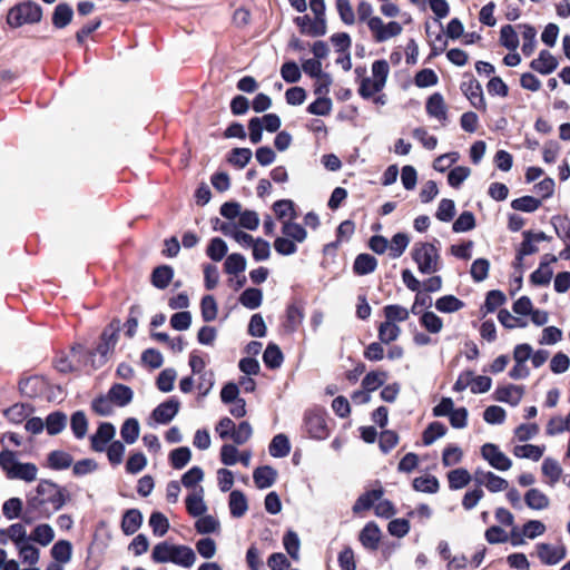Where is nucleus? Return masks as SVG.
<instances>
[{
    "label": "nucleus",
    "instance_id": "nucleus-1",
    "mask_svg": "<svg viewBox=\"0 0 570 570\" xmlns=\"http://www.w3.org/2000/svg\"><path fill=\"white\" fill-rule=\"evenodd\" d=\"M66 500L65 489L50 480H41L35 492L27 497L22 520L32 523L37 519L50 518L65 505Z\"/></svg>",
    "mask_w": 570,
    "mask_h": 570
},
{
    "label": "nucleus",
    "instance_id": "nucleus-2",
    "mask_svg": "<svg viewBox=\"0 0 570 570\" xmlns=\"http://www.w3.org/2000/svg\"><path fill=\"white\" fill-rule=\"evenodd\" d=\"M358 20L366 22L372 38L376 43L385 42L402 33L403 27L397 21L385 23L380 17L373 16V7L367 1H361L356 9Z\"/></svg>",
    "mask_w": 570,
    "mask_h": 570
},
{
    "label": "nucleus",
    "instance_id": "nucleus-3",
    "mask_svg": "<svg viewBox=\"0 0 570 570\" xmlns=\"http://www.w3.org/2000/svg\"><path fill=\"white\" fill-rule=\"evenodd\" d=\"M411 256L421 274H434L442 267L440 250L433 243H415Z\"/></svg>",
    "mask_w": 570,
    "mask_h": 570
},
{
    "label": "nucleus",
    "instance_id": "nucleus-4",
    "mask_svg": "<svg viewBox=\"0 0 570 570\" xmlns=\"http://www.w3.org/2000/svg\"><path fill=\"white\" fill-rule=\"evenodd\" d=\"M0 466L10 480H22L29 483L37 480V465L30 462H19L14 452L10 450H3L0 452Z\"/></svg>",
    "mask_w": 570,
    "mask_h": 570
},
{
    "label": "nucleus",
    "instance_id": "nucleus-5",
    "mask_svg": "<svg viewBox=\"0 0 570 570\" xmlns=\"http://www.w3.org/2000/svg\"><path fill=\"white\" fill-rule=\"evenodd\" d=\"M42 8L35 1H23L11 7L7 14V23L11 28L35 24L41 21Z\"/></svg>",
    "mask_w": 570,
    "mask_h": 570
},
{
    "label": "nucleus",
    "instance_id": "nucleus-6",
    "mask_svg": "<svg viewBox=\"0 0 570 570\" xmlns=\"http://www.w3.org/2000/svg\"><path fill=\"white\" fill-rule=\"evenodd\" d=\"M304 430L312 439L325 440L330 434L326 411L320 406L308 409L304 414Z\"/></svg>",
    "mask_w": 570,
    "mask_h": 570
},
{
    "label": "nucleus",
    "instance_id": "nucleus-7",
    "mask_svg": "<svg viewBox=\"0 0 570 570\" xmlns=\"http://www.w3.org/2000/svg\"><path fill=\"white\" fill-rule=\"evenodd\" d=\"M281 118L275 114L252 118L248 122L250 142L258 144L262 140L263 130L275 132L281 127Z\"/></svg>",
    "mask_w": 570,
    "mask_h": 570
},
{
    "label": "nucleus",
    "instance_id": "nucleus-8",
    "mask_svg": "<svg viewBox=\"0 0 570 570\" xmlns=\"http://www.w3.org/2000/svg\"><path fill=\"white\" fill-rule=\"evenodd\" d=\"M121 323L119 320H112L106 328L102 331L100 336V343L98 344L96 352L101 356L106 357L109 353L115 350V346L119 338V332Z\"/></svg>",
    "mask_w": 570,
    "mask_h": 570
},
{
    "label": "nucleus",
    "instance_id": "nucleus-9",
    "mask_svg": "<svg viewBox=\"0 0 570 570\" xmlns=\"http://www.w3.org/2000/svg\"><path fill=\"white\" fill-rule=\"evenodd\" d=\"M481 456L495 470L508 471L512 461L494 443H485L481 446Z\"/></svg>",
    "mask_w": 570,
    "mask_h": 570
},
{
    "label": "nucleus",
    "instance_id": "nucleus-10",
    "mask_svg": "<svg viewBox=\"0 0 570 570\" xmlns=\"http://www.w3.org/2000/svg\"><path fill=\"white\" fill-rule=\"evenodd\" d=\"M296 24L299 27L302 33L309 37H321L327 31L326 18L312 19L309 16L304 14L295 18Z\"/></svg>",
    "mask_w": 570,
    "mask_h": 570
},
{
    "label": "nucleus",
    "instance_id": "nucleus-11",
    "mask_svg": "<svg viewBox=\"0 0 570 570\" xmlns=\"http://www.w3.org/2000/svg\"><path fill=\"white\" fill-rule=\"evenodd\" d=\"M537 554L540 561L547 566H553L563 560L567 556L564 546H552L550 543H538Z\"/></svg>",
    "mask_w": 570,
    "mask_h": 570
},
{
    "label": "nucleus",
    "instance_id": "nucleus-12",
    "mask_svg": "<svg viewBox=\"0 0 570 570\" xmlns=\"http://www.w3.org/2000/svg\"><path fill=\"white\" fill-rule=\"evenodd\" d=\"M461 90L475 109L485 110L487 104L484 100L483 90L476 79L464 81L461 85Z\"/></svg>",
    "mask_w": 570,
    "mask_h": 570
},
{
    "label": "nucleus",
    "instance_id": "nucleus-13",
    "mask_svg": "<svg viewBox=\"0 0 570 570\" xmlns=\"http://www.w3.org/2000/svg\"><path fill=\"white\" fill-rule=\"evenodd\" d=\"M116 434L115 426L109 422H102L98 426L96 433L91 436V448L96 452H104L107 444Z\"/></svg>",
    "mask_w": 570,
    "mask_h": 570
},
{
    "label": "nucleus",
    "instance_id": "nucleus-14",
    "mask_svg": "<svg viewBox=\"0 0 570 570\" xmlns=\"http://www.w3.org/2000/svg\"><path fill=\"white\" fill-rule=\"evenodd\" d=\"M180 403L176 399H170L160 403L151 413L153 419L160 424L169 423L178 413Z\"/></svg>",
    "mask_w": 570,
    "mask_h": 570
},
{
    "label": "nucleus",
    "instance_id": "nucleus-15",
    "mask_svg": "<svg viewBox=\"0 0 570 570\" xmlns=\"http://www.w3.org/2000/svg\"><path fill=\"white\" fill-rule=\"evenodd\" d=\"M523 392L524 390L522 386L509 384L497 387L494 395L497 401L517 406L523 396Z\"/></svg>",
    "mask_w": 570,
    "mask_h": 570
},
{
    "label": "nucleus",
    "instance_id": "nucleus-16",
    "mask_svg": "<svg viewBox=\"0 0 570 570\" xmlns=\"http://www.w3.org/2000/svg\"><path fill=\"white\" fill-rule=\"evenodd\" d=\"M358 539L365 549L371 551L376 550L381 540V530L379 525L373 521L367 522L361 530Z\"/></svg>",
    "mask_w": 570,
    "mask_h": 570
},
{
    "label": "nucleus",
    "instance_id": "nucleus-17",
    "mask_svg": "<svg viewBox=\"0 0 570 570\" xmlns=\"http://www.w3.org/2000/svg\"><path fill=\"white\" fill-rule=\"evenodd\" d=\"M296 217L294 203L287 199V238L302 243L306 239L307 232L302 225L292 222Z\"/></svg>",
    "mask_w": 570,
    "mask_h": 570
},
{
    "label": "nucleus",
    "instance_id": "nucleus-18",
    "mask_svg": "<svg viewBox=\"0 0 570 570\" xmlns=\"http://www.w3.org/2000/svg\"><path fill=\"white\" fill-rule=\"evenodd\" d=\"M558 65V60L548 50H541L539 57L531 61L530 67L541 75H550Z\"/></svg>",
    "mask_w": 570,
    "mask_h": 570
},
{
    "label": "nucleus",
    "instance_id": "nucleus-19",
    "mask_svg": "<svg viewBox=\"0 0 570 570\" xmlns=\"http://www.w3.org/2000/svg\"><path fill=\"white\" fill-rule=\"evenodd\" d=\"M277 478V471L269 465L255 469L253 473L254 483L258 489L271 488Z\"/></svg>",
    "mask_w": 570,
    "mask_h": 570
},
{
    "label": "nucleus",
    "instance_id": "nucleus-20",
    "mask_svg": "<svg viewBox=\"0 0 570 570\" xmlns=\"http://www.w3.org/2000/svg\"><path fill=\"white\" fill-rule=\"evenodd\" d=\"M196 561V554L194 550L188 546H175L173 548L171 562L178 566L190 568Z\"/></svg>",
    "mask_w": 570,
    "mask_h": 570
},
{
    "label": "nucleus",
    "instance_id": "nucleus-21",
    "mask_svg": "<svg viewBox=\"0 0 570 570\" xmlns=\"http://www.w3.org/2000/svg\"><path fill=\"white\" fill-rule=\"evenodd\" d=\"M73 17V10L70 4L61 2L56 6L52 12V24L57 29L66 28L71 21Z\"/></svg>",
    "mask_w": 570,
    "mask_h": 570
},
{
    "label": "nucleus",
    "instance_id": "nucleus-22",
    "mask_svg": "<svg viewBox=\"0 0 570 570\" xmlns=\"http://www.w3.org/2000/svg\"><path fill=\"white\" fill-rule=\"evenodd\" d=\"M426 112L429 116L441 121L446 120V106L441 94L435 92L429 97L426 101Z\"/></svg>",
    "mask_w": 570,
    "mask_h": 570
},
{
    "label": "nucleus",
    "instance_id": "nucleus-23",
    "mask_svg": "<svg viewBox=\"0 0 570 570\" xmlns=\"http://www.w3.org/2000/svg\"><path fill=\"white\" fill-rule=\"evenodd\" d=\"M108 395L114 404L122 407L132 401L134 392L127 385L114 384L108 391Z\"/></svg>",
    "mask_w": 570,
    "mask_h": 570
},
{
    "label": "nucleus",
    "instance_id": "nucleus-24",
    "mask_svg": "<svg viewBox=\"0 0 570 570\" xmlns=\"http://www.w3.org/2000/svg\"><path fill=\"white\" fill-rule=\"evenodd\" d=\"M141 512L137 509H129L122 517L121 530L126 535H131L141 527Z\"/></svg>",
    "mask_w": 570,
    "mask_h": 570
},
{
    "label": "nucleus",
    "instance_id": "nucleus-25",
    "mask_svg": "<svg viewBox=\"0 0 570 570\" xmlns=\"http://www.w3.org/2000/svg\"><path fill=\"white\" fill-rule=\"evenodd\" d=\"M383 495V489H373L371 491H366L362 495L357 498L352 510L354 513H360L362 511L370 510L374 502L380 500Z\"/></svg>",
    "mask_w": 570,
    "mask_h": 570
},
{
    "label": "nucleus",
    "instance_id": "nucleus-26",
    "mask_svg": "<svg viewBox=\"0 0 570 570\" xmlns=\"http://www.w3.org/2000/svg\"><path fill=\"white\" fill-rule=\"evenodd\" d=\"M522 236L523 240L517 250L515 267L521 266L524 256L535 254L539 250L531 230H524Z\"/></svg>",
    "mask_w": 570,
    "mask_h": 570
},
{
    "label": "nucleus",
    "instance_id": "nucleus-27",
    "mask_svg": "<svg viewBox=\"0 0 570 570\" xmlns=\"http://www.w3.org/2000/svg\"><path fill=\"white\" fill-rule=\"evenodd\" d=\"M174 277V269L168 265H160L153 271L151 284L159 288H166Z\"/></svg>",
    "mask_w": 570,
    "mask_h": 570
},
{
    "label": "nucleus",
    "instance_id": "nucleus-28",
    "mask_svg": "<svg viewBox=\"0 0 570 570\" xmlns=\"http://www.w3.org/2000/svg\"><path fill=\"white\" fill-rule=\"evenodd\" d=\"M377 266V261L374 256L370 254H360L356 256L353 271L356 275H367L375 271Z\"/></svg>",
    "mask_w": 570,
    "mask_h": 570
},
{
    "label": "nucleus",
    "instance_id": "nucleus-29",
    "mask_svg": "<svg viewBox=\"0 0 570 570\" xmlns=\"http://www.w3.org/2000/svg\"><path fill=\"white\" fill-rule=\"evenodd\" d=\"M525 504L532 510H544L549 507V498L539 489L532 488L524 495Z\"/></svg>",
    "mask_w": 570,
    "mask_h": 570
},
{
    "label": "nucleus",
    "instance_id": "nucleus-30",
    "mask_svg": "<svg viewBox=\"0 0 570 570\" xmlns=\"http://www.w3.org/2000/svg\"><path fill=\"white\" fill-rule=\"evenodd\" d=\"M67 425V415L62 412L56 411L50 413L45 422L47 433L49 435H57L65 430Z\"/></svg>",
    "mask_w": 570,
    "mask_h": 570
},
{
    "label": "nucleus",
    "instance_id": "nucleus-31",
    "mask_svg": "<svg viewBox=\"0 0 570 570\" xmlns=\"http://www.w3.org/2000/svg\"><path fill=\"white\" fill-rule=\"evenodd\" d=\"M203 488H199V490L186 498V509L188 513L193 517H200L203 515L207 507L203 499Z\"/></svg>",
    "mask_w": 570,
    "mask_h": 570
},
{
    "label": "nucleus",
    "instance_id": "nucleus-32",
    "mask_svg": "<svg viewBox=\"0 0 570 570\" xmlns=\"http://www.w3.org/2000/svg\"><path fill=\"white\" fill-rule=\"evenodd\" d=\"M72 456L61 450H55L48 454V465L52 470H65L72 465Z\"/></svg>",
    "mask_w": 570,
    "mask_h": 570
},
{
    "label": "nucleus",
    "instance_id": "nucleus-33",
    "mask_svg": "<svg viewBox=\"0 0 570 570\" xmlns=\"http://www.w3.org/2000/svg\"><path fill=\"white\" fill-rule=\"evenodd\" d=\"M229 509H230L232 515L235 518H240L246 513V511L248 509V504H247L246 497L244 495L243 492H240L238 490H234L230 492Z\"/></svg>",
    "mask_w": 570,
    "mask_h": 570
},
{
    "label": "nucleus",
    "instance_id": "nucleus-34",
    "mask_svg": "<svg viewBox=\"0 0 570 570\" xmlns=\"http://www.w3.org/2000/svg\"><path fill=\"white\" fill-rule=\"evenodd\" d=\"M51 556L59 563H68L72 556V544L67 540L57 541L51 548Z\"/></svg>",
    "mask_w": 570,
    "mask_h": 570
},
{
    "label": "nucleus",
    "instance_id": "nucleus-35",
    "mask_svg": "<svg viewBox=\"0 0 570 570\" xmlns=\"http://www.w3.org/2000/svg\"><path fill=\"white\" fill-rule=\"evenodd\" d=\"M139 432H140L139 422L137 419H134V417L127 419L122 423L121 429H120V435L127 444L135 443L137 441V439L139 438Z\"/></svg>",
    "mask_w": 570,
    "mask_h": 570
},
{
    "label": "nucleus",
    "instance_id": "nucleus-36",
    "mask_svg": "<svg viewBox=\"0 0 570 570\" xmlns=\"http://www.w3.org/2000/svg\"><path fill=\"white\" fill-rule=\"evenodd\" d=\"M543 475L549 478V484L554 485L562 475V468L559 462L552 458H546L541 466Z\"/></svg>",
    "mask_w": 570,
    "mask_h": 570
},
{
    "label": "nucleus",
    "instance_id": "nucleus-37",
    "mask_svg": "<svg viewBox=\"0 0 570 570\" xmlns=\"http://www.w3.org/2000/svg\"><path fill=\"white\" fill-rule=\"evenodd\" d=\"M239 303L249 309H255L262 305L263 293L258 288H247L239 296Z\"/></svg>",
    "mask_w": 570,
    "mask_h": 570
},
{
    "label": "nucleus",
    "instance_id": "nucleus-38",
    "mask_svg": "<svg viewBox=\"0 0 570 570\" xmlns=\"http://www.w3.org/2000/svg\"><path fill=\"white\" fill-rule=\"evenodd\" d=\"M449 487L452 490H459L471 482V474L468 470L460 468L448 473Z\"/></svg>",
    "mask_w": 570,
    "mask_h": 570
},
{
    "label": "nucleus",
    "instance_id": "nucleus-39",
    "mask_svg": "<svg viewBox=\"0 0 570 570\" xmlns=\"http://www.w3.org/2000/svg\"><path fill=\"white\" fill-rule=\"evenodd\" d=\"M519 28L522 29V52L524 56L529 57L533 53L537 45V30L534 27L530 24H520Z\"/></svg>",
    "mask_w": 570,
    "mask_h": 570
},
{
    "label": "nucleus",
    "instance_id": "nucleus-40",
    "mask_svg": "<svg viewBox=\"0 0 570 570\" xmlns=\"http://www.w3.org/2000/svg\"><path fill=\"white\" fill-rule=\"evenodd\" d=\"M463 306L464 303L454 295H444L435 302V308L441 313H454Z\"/></svg>",
    "mask_w": 570,
    "mask_h": 570
},
{
    "label": "nucleus",
    "instance_id": "nucleus-41",
    "mask_svg": "<svg viewBox=\"0 0 570 570\" xmlns=\"http://www.w3.org/2000/svg\"><path fill=\"white\" fill-rule=\"evenodd\" d=\"M413 489L424 493H436L440 488L439 480L433 475L417 476L413 480Z\"/></svg>",
    "mask_w": 570,
    "mask_h": 570
},
{
    "label": "nucleus",
    "instance_id": "nucleus-42",
    "mask_svg": "<svg viewBox=\"0 0 570 570\" xmlns=\"http://www.w3.org/2000/svg\"><path fill=\"white\" fill-rule=\"evenodd\" d=\"M400 334L401 328L395 323L385 321L379 326V338L383 344L396 341Z\"/></svg>",
    "mask_w": 570,
    "mask_h": 570
},
{
    "label": "nucleus",
    "instance_id": "nucleus-43",
    "mask_svg": "<svg viewBox=\"0 0 570 570\" xmlns=\"http://www.w3.org/2000/svg\"><path fill=\"white\" fill-rule=\"evenodd\" d=\"M70 428L77 439H83L88 431V420L83 411H77L71 415Z\"/></svg>",
    "mask_w": 570,
    "mask_h": 570
},
{
    "label": "nucleus",
    "instance_id": "nucleus-44",
    "mask_svg": "<svg viewBox=\"0 0 570 570\" xmlns=\"http://www.w3.org/2000/svg\"><path fill=\"white\" fill-rule=\"evenodd\" d=\"M263 361L265 365L269 368L279 367L283 362V353L278 345L269 343L266 350L264 351Z\"/></svg>",
    "mask_w": 570,
    "mask_h": 570
},
{
    "label": "nucleus",
    "instance_id": "nucleus-45",
    "mask_svg": "<svg viewBox=\"0 0 570 570\" xmlns=\"http://www.w3.org/2000/svg\"><path fill=\"white\" fill-rule=\"evenodd\" d=\"M553 272L549 266V262H541L539 267L531 274L530 281L534 285L546 286L550 284Z\"/></svg>",
    "mask_w": 570,
    "mask_h": 570
},
{
    "label": "nucleus",
    "instance_id": "nucleus-46",
    "mask_svg": "<svg viewBox=\"0 0 570 570\" xmlns=\"http://www.w3.org/2000/svg\"><path fill=\"white\" fill-rule=\"evenodd\" d=\"M544 452L543 446L533 445V444H524L517 445L513 450V453L518 458L530 459L532 461H539Z\"/></svg>",
    "mask_w": 570,
    "mask_h": 570
},
{
    "label": "nucleus",
    "instance_id": "nucleus-47",
    "mask_svg": "<svg viewBox=\"0 0 570 570\" xmlns=\"http://www.w3.org/2000/svg\"><path fill=\"white\" fill-rule=\"evenodd\" d=\"M446 433V428L443 423L434 421L428 425V428L423 432V444L431 445L438 439L444 436Z\"/></svg>",
    "mask_w": 570,
    "mask_h": 570
},
{
    "label": "nucleus",
    "instance_id": "nucleus-48",
    "mask_svg": "<svg viewBox=\"0 0 570 570\" xmlns=\"http://www.w3.org/2000/svg\"><path fill=\"white\" fill-rule=\"evenodd\" d=\"M55 538L53 529L49 524H39L30 535V541H35L43 547L51 543Z\"/></svg>",
    "mask_w": 570,
    "mask_h": 570
},
{
    "label": "nucleus",
    "instance_id": "nucleus-49",
    "mask_svg": "<svg viewBox=\"0 0 570 570\" xmlns=\"http://www.w3.org/2000/svg\"><path fill=\"white\" fill-rule=\"evenodd\" d=\"M500 43L510 51H514L519 47V37L511 24L501 27Z\"/></svg>",
    "mask_w": 570,
    "mask_h": 570
},
{
    "label": "nucleus",
    "instance_id": "nucleus-50",
    "mask_svg": "<svg viewBox=\"0 0 570 570\" xmlns=\"http://www.w3.org/2000/svg\"><path fill=\"white\" fill-rule=\"evenodd\" d=\"M409 244L410 238L405 233H396L392 237L391 244L389 246L390 256L394 259L401 257L405 249L407 248Z\"/></svg>",
    "mask_w": 570,
    "mask_h": 570
},
{
    "label": "nucleus",
    "instance_id": "nucleus-51",
    "mask_svg": "<svg viewBox=\"0 0 570 570\" xmlns=\"http://www.w3.org/2000/svg\"><path fill=\"white\" fill-rule=\"evenodd\" d=\"M541 206V200L533 196H522L511 202V207L514 210L523 213H533Z\"/></svg>",
    "mask_w": 570,
    "mask_h": 570
},
{
    "label": "nucleus",
    "instance_id": "nucleus-52",
    "mask_svg": "<svg viewBox=\"0 0 570 570\" xmlns=\"http://www.w3.org/2000/svg\"><path fill=\"white\" fill-rule=\"evenodd\" d=\"M390 72V67L387 61L385 60H376L372 65V73L374 79L372 81H375L377 85H374L376 89H383L385 86L387 76Z\"/></svg>",
    "mask_w": 570,
    "mask_h": 570
},
{
    "label": "nucleus",
    "instance_id": "nucleus-53",
    "mask_svg": "<svg viewBox=\"0 0 570 570\" xmlns=\"http://www.w3.org/2000/svg\"><path fill=\"white\" fill-rule=\"evenodd\" d=\"M149 525L156 537H164L169 530V521L161 512H153L149 518Z\"/></svg>",
    "mask_w": 570,
    "mask_h": 570
},
{
    "label": "nucleus",
    "instance_id": "nucleus-54",
    "mask_svg": "<svg viewBox=\"0 0 570 570\" xmlns=\"http://www.w3.org/2000/svg\"><path fill=\"white\" fill-rule=\"evenodd\" d=\"M387 377L385 372L372 371L367 373L362 380V387L367 392H373L382 386Z\"/></svg>",
    "mask_w": 570,
    "mask_h": 570
},
{
    "label": "nucleus",
    "instance_id": "nucleus-55",
    "mask_svg": "<svg viewBox=\"0 0 570 570\" xmlns=\"http://www.w3.org/2000/svg\"><path fill=\"white\" fill-rule=\"evenodd\" d=\"M17 549L19 551L20 558L24 563H28L29 566H35L39 561V549L32 546L30 541L17 546Z\"/></svg>",
    "mask_w": 570,
    "mask_h": 570
},
{
    "label": "nucleus",
    "instance_id": "nucleus-56",
    "mask_svg": "<svg viewBox=\"0 0 570 570\" xmlns=\"http://www.w3.org/2000/svg\"><path fill=\"white\" fill-rule=\"evenodd\" d=\"M489 269L490 262L485 258H478L472 263L470 274L474 282L481 283L487 279Z\"/></svg>",
    "mask_w": 570,
    "mask_h": 570
},
{
    "label": "nucleus",
    "instance_id": "nucleus-57",
    "mask_svg": "<svg viewBox=\"0 0 570 570\" xmlns=\"http://www.w3.org/2000/svg\"><path fill=\"white\" fill-rule=\"evenodd\" d=\"M2 512H3V515L9 520H12V519H16L19 517L22 518L24 510H23V504H22L21 499L10 498L9 500H7L2 505Z\"/></svg>",
    "mask_w": 570,
    "mask_h": 570
},
{
    "label": "nucleus",
    "instance_id": "nucleus-58",
    "mask_svg": "<svg viewBox=\"0 0 570 570\" xmlns=\"http://www.w3.org/2000/svg\"><path fill=\"white\" fill-rule=\"evenodd\" d=\"M224 267L227 274L237 275L245 271L246 259L240 254H230L229 256H227Z\"/></svg>",
    "mask_w": 570,
    "mask_h": 570
},
{
    "label": "nucleus",
    "instance_id": "nucleus-59",
    "mask_svg": "<svg viewBox=\"0 0 570 570\" xmlns=\"http://www.w3.org/2000/svg\"><path fill=\"white\" fill-rule=\"evenodd\" d=\"M421 325L430 333H440L443 327V322L433 312H424L420 318Z\"/></svg>",
    "mask_w": 570,
    "mask_h": 570
},
{
    "label": "nucleus",
    "instance_id": "nucleus-60",
    "mask_svg": "<svg viewBox=\"0 0 570 570\" xmlns=\"http://www.w3.org/2000/svg\"><path fill=\"white\" fill-rule=\"evenodd\" d=\"M191 452L187 446L175 449L170 452L169 459L174 469L180 470L190 461Z\"/></svg>",
    "mask_w": 570,
    "mask_h": 570
},
{
    "label": "nucleus",
    "instance_id": "nucleus-61",
    "mask_svg": "<svg viewBox=\"0 0 570 570\" xmlns=\"http://www.w3.org/2000/svg\"><path fill=\"white\" fill-rule=\"evenodd\" d=\"M174 544L164 541L154 547L151 558L157 563L171 562Z\"/></svg>",
    "mask_w": 570,
    "mask_h": 570
},
{
    "label": "nucleus",
    "instance_id": "nucleus-62",
    "mask_svg": "<svg viewBox=\"0 0 570 570\" xmlns=\"http://www.w3.org/2000/svg\"><path fill=\"white\" fill-rule=\"evenodd\" d=\"M227 244L219 237H215L210 240L207 247V255L215 262L222 261L227 254Z\"/></svg>",
    "mask_w": 570,
    "mask_h": 570
},
{
    "label": "nucleus",
    "instance_id": "nucleus-63",
    "mask_svg": "<svg viewBox=\"0 0 570 570\" xmlns=\"http://www.w3.org/2000/svg\"><path fill=\"white\" fill-rule=\"evenodd\" d=\"M109 395H100L91 402V409L98 415L109 416L114 413V405Z\"/></svg>",
    "mask_w": 570,
    "mask_h": 570
},
{
    "label": "nucleus",
    "instance_id": "nucleus-64",
    "mask_svg": "<svg viewBox=\"0 0 570 570\" xmlns=\"http://www.w3.org/2000/svg\"><path fill=\"white\" fill-rule=\"evenodd\" d=\"M475 227V218L473 213L463 212L453 223L452 229L454 233H464Z\"/></svg>",
    "mask_w": 570,
    "mask_h": 570
}]
</instances>
